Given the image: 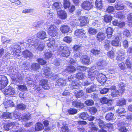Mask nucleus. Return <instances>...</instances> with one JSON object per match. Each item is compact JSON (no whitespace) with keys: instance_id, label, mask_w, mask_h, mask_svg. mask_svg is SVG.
<instances>
[{"instance_id":"17","label":"nucleus","mask_w":132,"mask_h":132,"mask_svg":"<svg viewBox=\"0 0 132 132\" xmlns=\"http://www.w3.org/2000/svg\"><path fill=\"white\" fill-rule=\"evenodd\" d=\"M55 79H57L56 81V85L57 86L65 85L66 84V80L65 79L59 78L57 75L56 76Z\"/></svg>"},{"instance_id":"63","label":"nucleus","mask_w":132,"mask_h":132,"mask_svg":"<svg viewBox=\"0 0 132 132\" xmlns=\"http://www.w3.org/2000/svg\"><path fill=\"white\" fill-rule=\"evenodd\" d=\"M85 104L88 106L92 105L94 104L93 101L91 100H87L85 101Z\"/></svg>"},{"instance_id":"10","label":"nucleus","mask_w":132,"mask_h":132,"mask_svg":"<svg viewBox=\"0 0 132 132\" xmlns=\"http://www.w3.org/2000/svg\"><path fill=\"white\" fill-rule=\"evenodd\" d=\"M96 78L98 81L102 84H104L106 80V76L102 73H99Z\"/></svg>"},{"instance_id":"44","label":"nucleus","mask_w":132,"mask_h":132,"mask_svg":"<svg viewBox=\"0 0 132 132\" xmlns=\"http://www.w3.org/2000/svg\"><path fill=\"white\" fill-rule=\"evenodd\" d=\"M45 13L47 14V17L49 18H52L54 16V13L52 10H47L45 11Z\"/></svg>"},{"instance_id":"29","label":"nucleus","mask_w":132,"mask_h":132,"mask_svg":"<svg viewBox=\"0 0 132 132\" xmlns=\"http://www.w3.org/2000/svg\"><path fill=\"white\" fill-rule=\"evenodd\" d=\"M105 35V33H104L99 32L97 35V39L100 42L103 41L106 36Z\"/></svg>"},{"instance_id":"39","label":"nucleus","mask_w":132,"mask_h":132,"mask_svg":"<svg viewBox=\"0 0 132 132\" xmlns=\"http://www.w3.org/2000/svg\"><path fill=\"white\" fill-rule=\"evenodd\" d=\"M115 8L117 10H122L124 9V6L123 4L120 3L118 2V4L115 5Z\"/></svg>"},{"instance_id":"19","label":"nucleus","mask_w":132,"mask_h":132,"mask_svg":"<svg viewBox=\"0 0 132 132\" xmlns=\"http://www.w3.org/2000/svg\"><path fill=\"white\" fill-rule=\"evenodd\" d=\"M39 83L40 85L44 89L47 90L49 88L50 86L47 80L42 79L40 81Z\"/></svg>"},{"instance_id":"54","label":"nucleus","mask_w":132,"mask_h":132,"mask_svg":"<svg viewBox=\"0 0 132 132\" xmlns=\"http://www.w3.org/2000/svg\"><path fill=\"white\" fill-rule=\"evenodd\" d=\"M1 40L2 42L4 44L9 43L10 41V39L4 36H2Z\"/></svg>"},{"instance_id":"13","label":"nucleus","mask_w":132,"mask_h":132,"mask_svg":"<svg viewBox=\"0 0 132 132\" xmlns=\"http://www.w3.org/2000/svg\"><path fill=\"white\" fill-rule=\"evenodd\" d=\"M36 46H34V47L36 48L37 50L39 51L43 50L45 46L44 43L43 42L39 41L38 39V41L36 42Z\"/></svg>"},{"instance_id":"36","label":"nucleus","mask_w":132,"mask_h":132,"mask_svg":"<svg viewBox=\"0 0 132 132\" xmlns=\"http://www.w3.org/2000/svg\"><path fill=\"white\" fill-rule=\"evenodd\" d=\"M44 128V126L41 123L38 122L36 124L35 129L36 131H39L43 129Z\"/></svg>"},{"instance_id":"59","label":"nucleus","mask_w":132,"mask_h":132,"mask_svg":"<svg viewBox=\"0 0 132 132\" xmlns=\"http://www.w3.org/2000/svg\"><path fill=\"white\" fill-rule=\"evenodd\" d=\"M30 119L29 116L25 113H24L22 116V117H21L20 120L22 121H24L29 120Z\"/></svg>"},{"instance_id":"32","label":"nucleus","mask_w":132,"mask_h":132,"mask_svg":"<svg viewBox=\"0 0 132 132\" xmlns=\"http://www.w3.org/2000/svg\"><path fill=\"white\" fill-rule=\"evenodd\" d=\"M30 67V69L31 70L36 71L40 68V66L38 63H33L32 64Z\"/></svg>"},{"instance_id":"21","label":"nucleus","mask_w":132,"mask_h":132,"mask_svg":"<svg viewBox=\"0 0 132 132\" xmlns=\"http://www.w3.org/2000/svg\"><path fill=\"white\" fill-rule=\"evenodd\" d=\"M49 42L47 44V46L49 47L52 48V47H57L58 46V44H55V39L53 38H51L49 39Z\"/></svg>"},{"instance_id":"16","label":"nucleus","mask_w":132,"mask_h":132,"mask_svg":"<svg viewBox=\"0 0 132 132\" xmlns=\"http://www.w3.org/2000/svg\"><path fill=\"white\" fill-rule=\"evenodd\" d=\"M72 105L74 107L79 109H82L84 107V104L81 101L78 100H75L72 102Z\"/></svg>"},{"instance_id":"38","label":"nucleus","mask_w":132,"mask_h":132,"mask_svg":"<svg viewBox=\"0 0 132 132\" xmlns=\"http://www.w3.org/2000/svg\"><path fill=\"white\" fill-rule=\"evenodd\" d=\"M95 4L98 10L102 9L103 7V5L102 4L101 0H96Z\"/></svg>"},{"instance_id":"6","label":"nucleus","mask_w":132,"mask_h":132,"mask_svg":"<svg viewBox=\"0 0 132 132\" xmlns=\"http://www.w3.org/2000/svg\"><path fill=\"white\" fill-rule=\"evenodd\" d=\"M4 93L5 96H12L15 94V90L14 88L9 86L4 90Z\"/></svg>"},{"instance_id":"23","label":"nucleus","mask_w":132,"mask_h":132,"mask_svg":"<svg viewBox=\"0 0 132 132\" xmlns=\"http://www.w3.org/2000/svg\"><path fill=\"white\" fill-rule=\"evenodd\" d=\"M22 54L24 57L28 59L32 58L33 54L32 53L28 50H26L22 52Z\"/></svg>"},{"instance_id":"42","label":"nucleus","mask_w":132,"mask_h":132,"mask_svg":"<svg viewBox=\"0 0 132 132\" xmlns=\"http://www.w3.org/2000/svg\"><path fill=\"white\" fill-rule=\"evenodd\" d=\"M111 95V96L113 97H118L120 95L119 92L117 90H112Z\"/></svg>"},{"instance_id":"52","label":"nucleus","mask_w":132,"mask_h":132,"mask_svg":"<svg viewBox=\"0 0 132 132\" xmlns=\"http://www.w3.org/2000/svg\"><path fill=\"white\" fill-rule=\"evenodd\" d=\"M97 122L98 123V126L101 129H102L103 128H105V125L106 124L104 123V121L101 120H97Z\"/></svg>"},{"instance_id":"62","label":"nucleus","mask_w":132,"mask_h":132,"mask_svg":"<svg viewBox=\"0 0 132 132\" xmlns=\"http://www.w3.org/2000/svg\"><path fill=\"white\" fill-rule=\"evenodd\" d=\"M89 111L92 114H94L96 113L97 110L95 107H92L90 108Z\"/></svg>"},{"instance_id":"31","label":"nucleus","mask_w":132,"mask_h":132,"mask_svg":"<svg viewBox=\"0 0 132 132\" xmlns=\"http://www.w3.org/2000/svg\"><path fill=\"white\" fill-rule=\"evenodd\" d=\"M30 63L26 61L23 63L22 65L21 66V67L22 70H25L30 68Z\"/></svg>"},{"instance_id":"56","label":"nucleus","mask_w":132,"mask_h":132,"mask_svg":"<svg viewBox=\"0 0 132 132\" xmlns=\"http://www.w3.org/2000/svg\"><path fill=\"white\" fill-rule=\"evenodd\" d=\"M114 16L116 18L120 19L123 18L125 17V16L122 13L119 12L114 14Z\"/></svg>"},{"instance_id":"57","label":"nucleus","mask_w":132,"mask_h":132,"mask_svg":"<svg viewBox=\"0 0 132 132\" xmlns=\"http://www.w3.org/2000/svg\"><path fill=\"white\" fill-rule=\"evenodd\" d=\"M75 95L77 98H79L84 95V93L82 90H79L75 93Z\"/></svg>"},{"instance_id":"47","label":"nucleus","mask_w":132,"mask_h":132,"mask_svg":"<svg viewBox=\"0 0 132 132\" xmlns=\"http://www.w3.org/2000/svg\"><path fill=\"white\" fill-rule=\"evenodd\" d=\"M58 29L54 30L48 31V34L52 36L55 37L58 34Z\"/></svg>"},{"instance_id":"50","label":"nucleus","mask_w":132,"mask_h":132,"mask_svg":"<svg viewBox=\"0 0 132 132\" xmlns=\"http://www.w3.org/2000/svg\"><path fill=\"white\" fill-rule=\"evenodd\" d=\"M126 103V100L124 98H122L119 100L118 104L119 106H122L125 105Z\"/></svg>"},{"instance_id":"25","label":"nucleus","mask_w":132,"mask_h":132,"mask_svg":"<svg viewBox=\"0 0 132 132\" xmlns=\"http://www.w3.org/2000/svg\"><path fill=\"white\" fill-rule=\"evenodd\" d=\"M76 69L74 66L70 65L66 68L65 70L64 71V73L67 71L69 73H73L76 71Z\"/></svg>"},{"instance_id":"58","label":"nucleus","mask_w":132,"mask_h":132,"mask_svg":"<svg viewBox=\"0 0 132 132\" xmlns=\"http://www.w3.org/2000/svg\"><path fill=\"white\" fill-rule=\"evenodd\" d=\"M70 5V3L69 1H64L63 6L65 9L69 8Z\"/></svg>"},{"instance_id":"11","label":"nucleus","mask_w":132,"mask_h":132,"mask_svg":"<svg viewBox=\"0 0 132 132\" xmlns=\"http://www.w3.org/2000/svg\"><path fill=\"white\" fill-rule=\"evenodd\" d=\"M17 125L18 123L16 122H10L7 123H5L4 125V129L8 131L10 129L13 127L14 126H16Z\"/></svg>"},{"instance_id":"27","label":"nucleus","mask_w":132,"mask_h":132,"mask_svg":"<svg viewBox=\"0 0 132 132\" xmlns=\"http://www.w3.org/2000/svg\"><path fill=\"white\" fill-rule=\"evenodd\" d=\"M80 26H82L86 25L88 22L87 18L85 16L81 17L79 19Z\"/></svg>"},{"instance_id":"60","label":"nucleus","mask_w":132,"mask_h":132,"mask_svg":"<svg viewBox=\"0 0 132 132\" xmlns=\"http://www.w3.org/2000/svg\"><path fill=\"white\" fill-rule=\"evenodd\" d=\"M43 123L44 126L45 127H47L45 128V130L48 131L50 130V127H47L49 123V122L47 120H45L43 121Z\"/></svg>"},{"instance_id":"8","label":"nucleus","mask_w":132,"mask_h":132,"mask_svg":"<svg viewBox=\"0 0 132 132\" xmlns=\"http://www.w3.org/2000/svg\"><path fill=\"white\" fill-rule=\"evenodd\" d=\"M81 7L84 10H89L93 7V5L91 2L84 1L82 3Z\"/></svg>"},{"instance_id":"18","label":"nucleus","mask_w":132,"mask_h":132,"mask_svg":"<svg viewBox=\"0 0 132 132\" xmlns=\"http://www.w3.org/2000/svg\"><path fill=\"white\" fill-rule=\"evenodd\" d=\"M57 14L59 18L62 19H66L67 17V14L65 11L59 9L57 11Z\"/></svg>"},{"instance_id":"61","label":"nucleus","mask_w":132,"mask_h":132,"mask_svg":"<svg viewBox=\"0 0 132 132\" xmlns=\"http://www.w3.org/2000/svg\"><path fill=\"white\" fill-rule=\"evenodd\" d=\"M63 41L68 43H70L72 40L71 38L70 37L66 36L63 39Z\"/></svg>"},{"instance_id":"2","label":"nucleus","mask_w":132,"mask_h":132,"mask_svg":"<svg viewBox=\"0 0 132 132\" xmlns=\"http://www.w3.org/2000/svg\"><path fill=\"white\" fill-rule=\"evenodd\" d=\"M70 53L69 48L64 44L59 46L58 49V54L61 56L67 57L70 55Z\"/></svg>"},{"instance_id":"28","label":"nucleus","mask_w":132,"mask_h":132,"mask_svg":"<svg viewBox=\"0 0 132 132\" xmlns=\"http://www.w3.org/2000/svg\"><path fill=\"white\" fill-rule=\"evenodd\" d=\"M70 29V28L68 25H63L60 28L61 31L63 33L65 34L68 32Z\"/></svg>"},{"instance_id":"45","label":"nucleus","mask_w":132,"mask_h":132,"mask_svg":"<svg viewBox=\"0 0 132 132\" xmlns=\"http://www.w3.org/2000/svg\"><path fill=\"white\" fill-rule=\"evenodd\" d=\"M114 114L111 113H109L107 114L105 116V118L106 120H111L113 119Z\"/></svg>"},{"instance_id":"51","label":"nucleus","mask_w":132,"mask_h":132,"mask_svg":"<svg viewBox=\"0 0 132 132\" xmlns=\"http://www.w3.org/2000/svg\"><path fill=\"white\" fill-rule=\"evenodd\" d=\"M105 127V128L109 129V131H111L113 129V125L111 123H106Z\"/></svg>"},{"instance_id":"5","label":"nucleus","mask_w":132,"mask_h":132,"mask_svg":"<svg viewBox=\"0 0 132 132\" xmlns=\"http://www.w3.org/2000/svg\"><path fill=\"white\" fill-rule=\"evenodd\" d=\"M38 39L35 40L32 38H30L28 39L25 41L23 45L26 44L27 47H31L32 46H36V43L38 41Z\"/></svg>"},{"instance_id":"64","label":"nucleus","mask_w":132,"mask_h":132,"mask_svg":"<svg viewBox=\"0 0 132 132\" xmlns=\"http://www.w3.org/2000/svg\"><path fill=\"white\" fill-rule=\"evenodd\" d=\"M77 112V110L75 109L71 108L68 110L69 114H73L76 113Z\"/></svg>"},{"instance_id":"12","label":"nucleus","mask_w":132,"mask_h":132,"mask_svg":"<svg viewBox=\"0 0 132 132\" xmlns=\"http://www.w3.org/2000/svg\"><path fill=\"white\" fill-rule=\"evenodd\" d=\"M98 74V71L95 70L93 72L90 70L88 72V77L92 81H93Z\"/></svg>"},{"instance_id":"7","label":"nucleus","mask_w":132,"mask_h":132,"mask_svg":"<svg viewBox=\"0 0 132 132\" xmlns=\"http://www.w3.org/2000/svg\"><path fill=\"white\" fill-rule=\"evenodd\" d=\"M116 53L117 54L116 57L117 60L122 61L125 59V52L124 50L120 49Z\"/></svg>"},{"instance_id":"3","label":"nucleus","mask_w":132,"mask_h":132,"mask_svg":"<svg viewBox=\"0 0 132 132\" xmlns=\"http://www.w3.org/2000/svg\"><path fill=\"white\" fill-rule=\"evenodd\" d=\"M23 44L21 43H18L17 44H15L13 46L11 47V51L13 52L12 54L16 55L17 56L20 55V52L21 50V46L23 45Z\"/></svg>"},{"instance_id":"24","label":"nucleus","mask_w":132,"mask_h":132,"mask_svg":"<svg viewBox=\"0 0 132 132\" xmlns=\"http://www.w3.org/2000/svg\"><path fill=\"white\" fill-rule=\"evenodd\" d=\"M37 36L38 38L43 39L47 38V35L45 31H41L37 33Z\"/></svg>"},{"instance_id":"40","label":"nucleus","mask_w":132,"mask_h":132,"mask_svg":"<svg viewBox=\"0 0 132 132\" xmlns=\"http://www.w3.org/2000/svg\"><path fill=\"white\" fill-rule=\"evenodd\" d=\"M51 69L48 67L44 68V74L46 76H51Z\"/></svg>"},{"instance_id":"14","label":"nucleus","mask_w":132,"mask_h":132,"mask_svg":"<svg viewBox=\"0 0 132 132\" xmlns=\"http://www.w3.org/2000/svg\"><path fill=\"white\" fill-rule=\"evenodd\" d=\"M124 121H120L118 123L119 131L122 132H127V129L125 127V124Z\"/></svg>"},{"instance_id":"49","label":"nucleus","mask_w":132,"mask_h":132,"mask_svg":"<svg viewBox=\"0 0 132 132\" xmlns=\"http://www.w3.org/2000/svg\"><path fill=\"white\" fill-rule=\"evenodd\" d=\"M88 32L89 34L91 35H95L97 32V29L92 28H90L88 30Z\"/></svg>"},{"instance_id":"30","label":"nucleus","mask_w":132,"mask_h":132,"mask_svg":"<svg viewBox=\"0 0 132 132\" xmlns=\"http://www.w3.org/2000/svg\"><path fill=\"white\" fill-rule=\"evenodd\" d=\"M126 111L125 109L123 108H119L118 110H117L116 113L118 116H124V114Z\"/></svg>"},{"instance_id":"43","label":"nucleus","mask_w":132,"mask_h":132,"mask_svg":"<svg viewBox=\"0 0 132 132\" xmlns=\"http://www.w3.org/2000/svg\"><path fill=\"white\" fill-rule=\"evenodd\" d=\"M89 117L88 113L86 112L81 113L79 116V118L84 120L87 119Z\"/></svg>"},{"instance_id":"1","label":"nucleus","mask_w":132,"mask_h":132,"mask_svg":"<svg viewBox=\"0 0 132 132\" xmlns=\"http://www.w3.org/2000/svg\"><path fill=\"white\" fill-rule=\"evenodd\" d=\"M85 75L83 73L79 72L77 74H75L69 77L68 80L70 82H71V86L73 88L76 89L78 87L79 81L77 79L81 80L85 78Z\"/></svg>"},{"instance_id":"4","label":"nucleus","mask_w":132,"mask_h":132,"mask_svg":"<svg viewBox=\"0 0 132 132\" xmlns=\"http://www.w3.org/2000/svg\"><path fill=\"white\" fill-rule=\"evenodd\" d=\"M8 79L4 75H0V89H3L8 83Z\"/></svg>"},{"instance_id":"48","label":"nucleus","mask_w":132,"mask_h":132,"mask_svg":"<svg viewBox=\"0 0 132 132\" xmlns=\"http://www.w3.org/2000/svg\"><path fill=\"white\" fill-rule=\"evenodd\" d=\"M16 108L18 109L23 110L26 109V106L25 104L23 103H20L17 105Z\"/></svg>"},{"instance_id":"37","label":"nucleus","mask_w":132,"mask_h":132,"mask_svg":"<svg viewBox=\"0 0 132 132\" xmlns=\"http://www.w3.org/2000/svg\"><path fill=\"white\" fill-rule=\"evenodd\" d=\"M61 3L59 2H55L52 5V8L54 9L57 10V11L59 10L61 7Z\"/></svg>"},{"instance_id":"9","label":"nucleus","mask_w":132,"mask_h":132,"mask_svg":"<svg viewBox=\"0 0 132 132\" xmlns=\"http://www.w3.org/2000/svg\"><path fill=\"white\" fill-rule=\"evenodd\" d=\"M82 63L84 64L89 65L90 64L91 61L90 60V57L86 55H82L80 59Z\"/></svg>"},{"instance_id":"33","label":"nucleus","mask_w":132,"mask_h":132,"mask_svg":"<svg viewBox=\"0 0 132 132\" xmlns=\"http://www.w3.org/2000/svg\"><path fill=\"white\" fill-rule=\"evenodd\" d=\"M96 86L95 85H93L87 88L86 90V92L87 93H90L96 90Z\"/></svg>"},{"instance_id":"22","label":"nucleus","mask_w":132,"mask_h":132,"mask_svg":"<svg viewBox=\"0 0 132 132\" xmlns=\"http://www.w3.org/2000/svg\"><path fill=\"white\" fill-rule=\"evenodd\" d=\"M101 102L103 104H106L108 105H111L112 103V101L105 97H103L101 98L100 100Z\"/></svg>"},{"instance_id":"41","label":"nucleus","mask_w":132,"mask_h":132,"mask_svg":"<svg viewBox=\"0 0 132 132\" xmlns=\"http://www.w3.org/2000/svg\"><path fill=\"white\" fill-rule=\"evenodd\" d=\"M11 114L12 113L7 112H4L2 115L1 117L2 118L5 119L11 118L12 117Z\"/></svg>"},{"instance_id":"15","label":"nucleus","mask_w":132,"mask_h":132,"mask_svg":"<svg viewBox=\"0 0 132 132\" xmlns=\"http://www.w3.org/2000/svg\"><path fill=\"white\" fill-rule=\"evenodd\" d=\"M86 33L85 31L82 29H78L76 30L74 32L75 36L81 38L85 35Z\"/></svg>"},{"instance_id":"46","label":"nucleus","mask_w":132,"mask_h":132,"mask_svg":"<svg viewBox=\"0 0 132 132\" xmlns=\"http://www.w3.org/2000/svg\"><path fill=\"white\" fill-rule=\"evenodd\" d=\"M112 19V16L109 15H105L104 17V20L106 22H110Z\"/></svg>"},{"instance_id":"34","label":"nucleus","mask_w":132,"mask_h":132,"mask_svg":"<svg viewBox=\"0 0 132 132\" xmlns=\"http://www.w3.org/2000/svg\"><path fill=\"white\" fill-rule=\"evenodd\" d=\"M113 30L111 27L108 28L106 30V36H107L108 38H110L113 32Z\"/></svg>"},{"instance_id":"35","label":"nucleus","mask_w":132,"mask_h":132,"mask_svg":"<svg viewBox=\"0 0 132 132\" xmlns=\"http://www.w3.org/2000/svg\"><path fill=\"white\" fill-rule=\"evenodd\" d=\"M90 52L93 54L98 55L101 54L102 52V51L100 49H93L91 50Z\"/></svg>"},{"instance_id":"55","label":"nucleus","mask_w":132,"mask_h":132,"mask_svg":"<svg viewBox=\"0 0 132 132\" xmlns=\"http://www.w3.org/2000/svg\"><path fill=\"white\" fill-rule=\"evenodd\" d=\"M108 56L112 59L114 58V53L113 51H110L108 52L107 53Z\"/></svg>"},{"instance_id":"53","label":"nucleus","mask_w":132,"mask_h":132,"mask_svg":"<svg viewBox=\"0 0 132 132\" xmlns=\"http://www.w3.org/2000/svg\"><path fill=\"white\" fill-rule=\"evenodd\" d=\"M16 80L18 82H21L23 78V76L21 75L18 73L16 74Z\"/></svg>"},{"instance_id":"20","label":"nucleus","mask_w":132,"mask_h":132,"mask_svg":"<svg viewBox=\"0 0 132 132\" xmlns=\"http://www.w3.org/2000/svg\"><path fill=\"white\" fill-rule=\"evenodd\" d=\"M112 45L114 46H117L120 45L119 37L115 36L113 38V40L111 42Z\"/></svg>"},{"instance_id":"26","label":"nucleus","mask_w":132,"mask_h":132,"mask_svg":"<svg viewBox=\"0 0 132 132\" xmlns=\"http://www.w3.org/2000/svg\"><path fill=\"white\" fill-rule=\"evenodd\" d=\"M97 64L98 67V69L100 70L103 68L106 64V63L105 61L101 60L97 62Z\"/></svg>"}]
</instances>
